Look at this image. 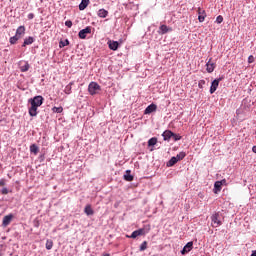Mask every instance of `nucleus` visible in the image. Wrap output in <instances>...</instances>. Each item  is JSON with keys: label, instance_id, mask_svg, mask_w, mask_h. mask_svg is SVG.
I'll return each instance as SVG.
<instances>
[{"label": "nucleus", "instance_id": "c9c22d12", "mask_svg": "<svg viewBox=\"0 0 256 256\" xmlns=\"http://www.w3.org/2000/svg\"><path fill=\"white\" fill-rule=\"evenodd\" d=\"M222 21H223V16L221 15L217 16L216 23L221 24Z\"/></svg>", "mask_w": 256, "mask_h": 256}, {"label": "nucleus", "instance_id": "a878e982", "mask_svg": "<svg viewBox=\"0 0 256 256\" xmlns=\"http://www.w3.org/2000/svg\"><path fill=\"white\" fill-rule=\"evenodd\" d=\"M160 31H161L162 35H165V33L169 32V28L167 27V25H161Z\"/></svg>", "mask_w": 256, "mask_h": 256}, {"label": "nucleus", "instance_id": "72a5a7b5", "mask_svg": "<svg viewBox=\"0 0 256 256\" xmlns=\"http://www.w3.org/2000/svg\"><path fill=\"white\" fill-rule=\"evenodd\" d=\"M66 27H68L69 29H71V27H73V22L71 20H68L65 22Z\"/></svg>", "mask_w": 256, "mask_h": 256}, {"label": "nucleus", "instance_id": "bb28decb", "mask_svg": "<svg viewBox=\"0 0 256 256\" xmlns=\"http://www.w3.org/2000/svg\"><path fill=\"white\" fill-rule=\"evenodd\" d=\"M126 237H128V239H137V237H139V232H137V230H135L134 232H132V234L130 236L127 235Z\"/></svg>", "mask_w": 256, "mask_h": 256}, {"label": "nucleus", "instance_id": "9b49d317", "mask_svg": "<svg viewBox=\"0 0 256 256\" xmlns=\"http://www.w3.org/2000/svg\"><path fill=\"white\" fill-rule=\"evenodd\" d=\"M206 71H208L209 73H213V71H215V63L211 62V58L206 64Z\"/></svg>", "mask_w": 256, "mask_h": 256}, {"label": "nucleus", "instance_id": "2eb2a0df", "mask_svg": "<svg viewBox=\"0 0 256 256\" xmlns=\"http://www.w3.org/2000/svg\"><path fill=\"white\" fill-rule=\"evenodd\" d=\"M84 213L86 215H95V211L93 210V208L91 207V204L86 205V207L84 208Z\"/></svg>", "mask_w": 256, "mask_h": 256}, {"label": "nucleus", "instance_id": "4468645a", "mask_svg": "<svg viewBox=\"0 0 256 256\" xmlns=\"http://www.w3.org/2000/svg\"><path fill=\"white\" fill-rule=\"evenodd\" d=\"M162 137H163L164 141H169V139H171V137H173V132H171V130H166L163 132Z\"/></svg>", "mask_w": 256, "mask_h": 256}, {"label": "nucleus", "instance_id": "a211bd4d", "mask_svg": "<svg viewBox=\"0 0 256 256\" xmlns=\"http://www.w3.org/2000/svg\"><path fill=\"white\" fill-rule=\"evenodd\" d=\"M107 15H109V11H107L105 9H100L98 11V17H100L101 19H105V17H107Z\"/></svg>", "mask_w": 256, "mask_h": 256}, {"label": "nucleus", "instance_id": "6e6552de", "mask_svg": "<svg viewBox=\"0 0 256 256\" xmlns=\"http://www.w3.org/2000/svg\"><path fill=\"white\" fill-rule=\"evenodd\" d=\"M198 21L200 23H203V21H205V17H207V13L205 12V10H202L201 8H198Z\"/></svg>", "mask_w": 256, "mask_h": 256}, {"label": "nucleus", "instance_id": "aec40b11", "mask_svg": "<svg viewBox=\"0 0 256 256\" xmlns=\"http://www.w3.org/2000/svg\"><path fill=\"white\" fill-rule=\"evenodd\" d=\"M33 41H34L33 37L29 36L24 40L22 47H27V45H32Z\"/></svg>", "mask_w": 256, "mask_h": 256}, {"label": "nucleus", "instance_id": "4be33fe9", "mask_svg": "<svg viewBox=\"0 0 256 256\" xmlns=\"http://www.w3.org/2000/svg\"><path fill=\"white\" fill-rule=\"evenodd\" d=\"M124 179L125 181H133V175H131V170H127L126 174L124 175Z\"/></svg>", "mask_w": 256, "mask_h": 256}, {"label": "nucleus", "instance_id": "9d476101", "mask_svg": "<svg viewBox=\"0 0 256 256\" xmlns=\"http://www.w3.org/2000/svg\"><path fill=\"white\" fill-rule=\"evenodd\" d=\"M108 47L111 51H117V49H119V42L109 40Z\"/></svg>", "mask_w": 256, "mask_h": 256}, {"label": "nucleus", "instance_id": "c03bdc74", "mask_svg": "<svg viewBox=\"0 0 256 256\" xmlns=\"http://www.w3.org/2000/svg\"><path fill=\"white\" fill-rule=\"evenodd\" d=\"M103 256H111V255H109V254H104Z\"/></svg>", "mask_w": 256, "mask_h": 256}, {"label": "nucleus", "instance_id": "393cba45", "mask_svg": "<svg viewBox=\"0 0 256 256\" xmlns=\"http://www.w3.org/2000/svg\"><path fill=\"white\" fill-rule=\"evenodd\" d=\"M155 145H157V138L153 137L148 140V147H153Z\"/></svg>", "mask_w": 256, "mask_h": 256}, {"label": "nucleus", "instance_id": "ea45409f", "mask_svg": "<svg viewBox=\"0 0 256 256\" xmlns=\"http://www.w3.org/2000/svg\"><path fill=\"white\" fill-rule=\"evenodd\" d=\"M28 19L29 20L35 19V14H33V13L28 14Z\"/></svg>", "mask_w": 256, "mask_h": 256}, {"label": "nucleus", "instance_id": "f8f14e48", "mask_svg": "<svg viewBox=\"0 0 256 256\" xmlns=\"http://www.w3.org/2000/svg\"><path fill=\"white\" fill-rule=\"evenodd\" d=\"M29 67H30L29 62H25V61L20 62V71L22 73H25V72L29 71Z\"/></svg>", "mask_w": 256, "mask_h": 256}, {"label": "nucleus", "instance_id": "c85d7f7f", "mask_svg": "<svg viewBox=\"0 0 256 256\" xmlns=\"http://www.w3.org/2000/svg\"><path fill=\"white\" fill-rule=\"evenodd\" d=\"M67 45H69V40H65V41H60L59 43V47L60 49H63V47H67Z\"/></svg>", "mask_w": 256, "mask_h": 256}, {"label": "nucleus", "instance_id": "a19ab883", "mask_svg": "<svg viewBox=\"0 0 256 256\" xmlns=\"http://www.w3.org/2000/svg\"><path fill=\"white\" fill-rule=\"evenodd\" d=\"M0 187H5V179L0 180Z\"/></svg>", "mask_w": 256, "mask_h": 256}, {"label": "nucleus", "instance_id": "2f4dec72", "mask_svg": "<svg viewBox=\"0 0 256 256\" xmlns=\"http://www.w3.org/2000/svg\"><path fill=\"white\" fill-rule=\"evenodd\" d=\"M147 249V241H144L141 245H140V251H145Z\"/></svg>", "mask_w": 256, "mask_h": 256}, {"label": "nucleus", "instance_id": "423d86ee", "mask_svg": "<svg viewBox=\"0 0 256 256\" xmlns=\"http://www.w3.org/2000/svg\"><path fill=\"white\" fill-rule=\"evenodd\" d=\"M157 111V106L155 104H150L144 111V115H151V113H155Z\"/></svg>", "mask_w": 256, "mask_h": 256}, {"label": "nucleus", "instance_id": "1a4fd4ad", "mask_svg": "<svg viewBox=\"0 0 256 256\" xmlns=\"http://www.w3.org/2000/svg\"><path fill=\"white\" fill-rule=\"evenodd\" d=\"M193 249V242H188L181 251L182 255H187Z\"/></svg>", "mask_w": 256, "mask_h": 256}, {"label": "nucleus", "instance_id": "0eeeda50", "mask_svg": "<svg viewBox=\"0 0 256 256\" xmlns=\"http://www.w3.org/2000/svg\"><path fill=\"white\" fill-rule=\"evenodd\" d=\"M11 221H13V214L4 216L2 221L3 227H7L8 225H10Z\"/></svg>", "mask_w": 256, "mask_h": 256}, {"label": "nucleus", "instance_id": "f257e3e1", "mask_svg": "<svg viewBox=\"0 0 256 256\" xmlns=\"http://www.w3.org/2000/svg\"><path fill=\"white\" fill-rule=\"evenodd\" d=\"M43 101V96H35L28 100V103L31 105L28 111L30 117H37V109L43 105Z\"/></svg>", "mask_w": 256, "mask_h": 256}, {"label": "nucleus", "instance_id": "f03ea898", "mask_svg": "<svg viewBox=\"0 0 256 256\" xmlns=\"http://www.w3.org/2000/svg\"><path fill=\"white\" fill-rule=\"evenodd\" d=\"M88 91L90 95H97V93L101 91V86H99L97 82H91L88 86Z\"/></svg>", "mask_w": 256, "mask_h": 256}, {"label": "nucleus", "instance_id": "5701e85b", "mask_svg": "<svg viewBox=\"0 0 256 256\" xmlns=\"http://www.w3.org/2000/svg\"><path fill=\"white\" fill-rule=\"evenodd\" d=\"M30 153H34V155H37V153H39V147L36 144H32L30 146Z\"/></svg>", "mask_w": 256, "mask_h": 256}, {"label": "nucleus", "instance_id": "473e14b6", "mask_svg": "<svg viewBox=\"0 0 256 256\" xmlns=\"http://www.w3.org/2000/svg\"><path fill=\"white\" fill-rule=\"evenodd\" d=\"M174 141H181V135L173 133L172 135Z\"/></svg>", "mask_w": 256, "mask_h": 256}, {"label": "nucleus", "instance_id": "4c0bfd02", "mask_svg": "<svg viewBox=\"0 0 256 256\" xmlns=\"http://www.w3.org/2000/svg\"><path fill=\"white\" fill-rule=\"evenodd\" d=\"M138 232V235L141 236V235H145V229L141 228V229H138L136 230Z\"/></svg>", "mask_w": 256, "mask_h": 256}, {"label": "nucleus", "instance_id": "b1692460", "mask_svg": "<svg viewBox=\"0 0 256 256\" xmlns=\"http://www.w3.org/2000/svg\"><path fill=\"white\" fill-rule=\"evenodd\" d=\"M185 157H187V153H185V152H180L179 154L176 155V159L178 161H183V159H185Z\"/></svg>", "mask_w": 256, "mask_h": 256}, {"label": "nucleus", "instance_id": "7ed1b4c3", "mask_svg": "<svg viewBox=\"0 0 256 256\" xmlns=\"http://www.w3.org/2000/svg\"><path fill=\"white\" fill-rule=\"evenodd\" d=\"M92 29L93 28L91 26H87L86 28L80 30L78 33L79 39H87V35L91 34Z\"/></svg>", "mask_w": 256, "mask_h": 256}, {"label": "nucleus", "instance_id": "37998d69", "mask_svg": "<svg viewBox=\"0 0 256 256\" xmlns=\"http://www.w3.org/2000/svg\"><path fill=\"white\" fill-rule=\"evenodd\" d=\"M252 151H253V153H256V146L252 147Z\"/></svg>", "mask_w": 256, "mask_h": 256}, {"label": "nucleus", "instance_id": "e433bc0d", "mask_svg": "<svg viewBox=\"0 0 256 256\" xmlns=\"http://www.w3.org/2000/svg\"><path fill=\"white\" fill-rule=\"evenodd\" d=\"M203 85H205V80H200V81L198 82V87H199L200 89H203Z\"/></svg>", "mask_w": 256, "mask_h": 256}, {"label": "nucleus", "instance_id": "cd10ccee", "mask_svg": "<svg viewBox=\"0 0 256 256\" xmlns=\"http://www.w3.org/2000/svg\"><path fill=\"white\" fill-rule=\"evenodd\" d=\"M46 249L48 251H51V249H53V240H47L46 241Z\"/></svg>", "mask_w": 256, "mask_h": 256}, {"label": "nucleus", "instance_id": "58836bf2", "mask_svg": "<svg viewBox=\"0 0 256 256\" xmlns=\"http://www.w3.org/2000/svg\"><path fill=\"white\" fill-rule=\"evenodd\" d=\"M1 193H2V195H8V194H9V189L3 188V189L1 190Z\"/></svg>", "mask_w": 256, "mask_h": 256}, {"label": "nucleus", "instance_id": "39448f33", "mask_svg": "<svg viewBox=\"0 0 256 256\" xmlns=\"http://www.w3.org/2000/svg\"><path fill=\"white\" fill-rule=\"evenodd\" d=\"M222 80H223V78H218V79H215L214 81H212L211 87H210L211 95H213V93H215L217 91V87H219V83H221Z\"/></svg>", "mask_w": 256, "mask_h": 256}, {"label": "nucleus", "instance_id": "412c9836", "mask_svg": "<svg viewBox=\"0 0 256 256\" xmlns=\"http://www.w3.org/2000/svg\"><path fill=\"white\" fill-rule=\"evenodd\" d=\"M179 161L177 158L174 156L172 157L168 162H167V167H173V165H176Z\"/></svg>", "mask_w": 256, "mask_h": 256}, {"label": "nucleus", "instance_id": "f704fd0d", "mask_svg": "<svg viewBox=\"0 0 256 256\" xmlns=\"http://www.w3.org/2000/svg\"><path fill=\"white\" fill-rule=\"evenodd\" d=\"M248 63L251 64V63H255V57L253 55H250L248 57Z\"/></svg>", "mask_w": 256, "mask_h": 256}, {"label": "nucleus", "instance_id": "6ab92c4d", "mask_svg": "<svg viewBox=\"0 0 256 256\" xmlns=\"http://www.w3.org/2000/svg\"><path fill=\"white\" fill-rule=\"evenodd\" d=\"M74 82H70L64 89L66 95H71V89H73Z\"/></svg>", "mask_w": 256, "mask_h": 256}, {"label": "nucleus", "instance_id": "20e7f679", "mask_svg": "<svg viewBox=\"0 0 256 256\" xmlns=\"http://www.w3.org/2000/svg\"><path fill=\"white\" fill-rule=\"evenodd\" d=\"M212 227H221L223 223L219 219V213H215L211 216Z\"/></svg>", "mask_w": 256, "mask_h": 256}, {"label": "nucleus", "instance_id": "7c9ffc66", "mask_svg": "<svg viewBox=\"0 0 256 256\" xmlns=\"http://www.w3.org/2000/svg\"><path fill=\"white\" fill-rule=\"evenodd\" d=\"M53 113H63V107H53Z\"/></svg>", "mask_w": 256, "mask_h": 256}, {"label": "nucleus", "instance_id": "dca6fc26", "mask_svg": "<svg viewBox=\"0 0 256 256\" xmlns=\"http://www.w3.org/2000/svg\"><path fill=\"white\" fill-rule=\"evenodd\" d=\"M89 5V0H82L81 3L79 4V10L80 11H85Z\"/></svg>", "mask_w": 256, "mask_h": 256}, {"label": "nucleus", "instance_id": "f3484780", "mask_svg": "<svg viewBox=\"0 0 256 256\" xmlns=\"http://www.w3.org/2000/svg\"><path fill=\"white\" fill-rule=\"evenodd\" d=\"M223 187V182L216 181L214 184V193H219Z\"/></svg>", "mask_w": 256, "mask_h": 256}, {"label": "nucleus", "instance_id": "79ce46f5", "mask_svg": "<svg viewBox=\"0 0 256 256\" xmlns=\"http://www.w3.org/2000/svg\"><path fill=\"white\" fill-rule=\"evenodd\" d=\"M219 183H222V185H225L227 183V180L223 179V180L219 181Z\"/></svg>", "mask_w": 256, "mask_h": 256}, {"label": "nucleus", "instance_id": "c756f323", "mask_svg": "<svg viewBox=\"0 0 256 256\" xmlns=\"http://www.w3.org/2000/svg\"><path fill=\"white\" fill-rule=\"evenodd\" d=\"M18 39H20V38H19V36H17L16 34H15V36L11 37V38H10V43H11V45H15V43H17V40H18Z\"/></svg>", "mask_w": 256, "mask_h": 256}, {"label": "nucleus", "instance_id": "ddd939ff", "mask_svg": "<svg viewBox=\"0 0 256 256\" xmlns=\"http://www.w3.org/2000/svg\"><path fill=\"white\" fill-rule=\"evenodd\" d=\"M15 35L21 39V37H23V35H25V26H19L16 30Z\"/></svg>", "mask_w": 256, "mask_h": 256}]
</instances>
